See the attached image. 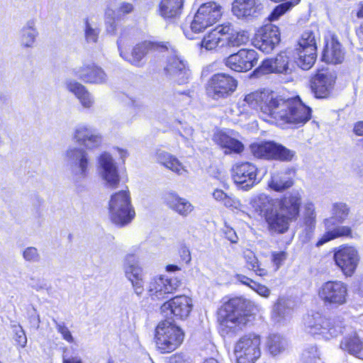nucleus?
I'll list each match as a JSON object with an SVG mask.
<instances>
[{"label": "nucleus", "instance_id": "nucleus-1", "mask_svg": "<svg viewBox=\"0 0 363 363\" xmlns=\"http://www.w3.org/2000/svg\"><path fill=\"white\" fill-rule=\"evenodd\" d=\"M242 107L240 113L247 112V108L255 110L260 107L262 112L281 125L291 124L303 126L311 118V109L298 96L285 99L281 96L254 91L245 96L238 103Z\"/></svg>", "mask_w": 363, "mask_h": 363}, {"label": "nucleus", "instance_id": "nucleus-2", "mask_svg": "<svg viewBox=\"0 0 363 363\" xmlns=\"http://www.w3.org/2000/svg\"><path fill=\"white\" fill-rule=\"evenodd\" d=\"M255 211L264 218L270 232L283 234L293 221L285 213L273 203L272 198L265 194L256 196L252 201Z\"/></svg>", "mask_w": 363, "mask_h": 363}, {"label": "nucleus", "instance_id": "nucleus-3", "mask_svg": "<svg viewBox=\"0 0 363 363\" xmlns=\"http://www.w3.org/2000/svg\"><path fill=\"white\" fill-rule=\"evenodd\" d=\"M246 301L234 298L225 303L219 311L220 330L223 335L235 334L240 331L247 323V318L242 313Z\"/></svg>", "mask_w": 363, "mask_h": 363}, {"label": "nucleus", "instance_id": "nucleus-4", "mask_svg": "<svg viewBox=\"0 0 363 363\" xmlns=\"http://www.w3.org/2000/svg\"><path fill=\"white\" fill-rule=\"evenodd\" d=\"M184 338L182 329L169 320L160 321L155 328V344L161 353L173 352L181 345Z\"/></svg>", "mask_w": 363, "mask_h": 363}, {"label": "nucleus", "instance_id": "nucleus-5", "mask_svg": "<svg viewBox=\"0 0 363 363\" xmlns=\"http://www.w3.org/2000/svg\"><path fill=\"white\" fill-rule=\"evenodd\" d=\"M108 216L115 224L124 226L131 222L135 216L131 204L130 193L120 191L111 196L108 202Z\"/></svg>", "mask_w": 363, "mask_h": 363}, {"label": "nucleus", "instance_id": "nucleus-6", "mask_svg": "<svg viewBox=\"0 0 363 363\" xmlns=\"http://www.w3.org/2000/svg\"><path fill=\"white\" fill-rule=\"evenodd\" d=\"M304 330L315 337L330 339L341 333V326L335 320L327 318L320 313L307 314L303 318Z\"/></svg>", "mask_w": 363, "mask_h": 363}, {"label": "nucleus", "instance_id": "nucleus-7", "mask_svg": "<svg viewBox=\"0 0 363 363\" xmlns=\"http://www.w3.org/2000/svg\"><path fill=\"white\" fill-rule=\"evenodd\" d=\"M140 245L131 247L130 252L124 257L123 270L125 277L130 281L135 293L141 296L144 291L143 269L139 264Z\"/></svg>", "mask_w": 363, "mask_h": 363}, {"label": "nucleus", "instance_id": "nucleus-8", "mask_svg": "<svg viewBox=\"0 0 363 363\" xmlns=\"http://www.w3.org/2000/svg\"><path fill=\"white\" fill-rule=\"evenodd\" d=\"M222 7L216 2L201 4L190 22L189 28L194 33L203 32L217 23L222 16Z\"/></svg>", "mask_w": 363, "mask_h": 363}, {"label": "nucleus", "instance_id": "nucleus-9", "mask_svg": "<svg viewBox=\"0 0 363 363\" xmlns=\"http://www.w3.org/2000/svg\"><path fill=\"white\" fill-rule=\"evenodd\" d=\"M333 260L335 266L346 277H352L361 261V256L357 247L342 245L335 248Z\"/></svg>", "mask_w": 363, "mask_h": 363}, {"label": "nucleus", "instance_id": "nucleus-10", "mask_svg": "<svg viewBox=\"0 0 363 363\" xmlns=\"http://www.w3.org/2000/svg\"><path fill=\"white\" fill-rule=\"evenodd\" d=\"M260 345L259 335L249 333L242 336L234 348L238 363H255L261 354Z\"/></svg>", "mask_w": 363, "mask_h": 363}, {"label": "nucleus", "instance_id": "nucleus-11", "mask_svg": "<svg viewBox=\"0 0 363 363\" xmlns=\"http://www.w3.org/2000/svg\"><path fill=\"white\" fill-rule=\"evenodd\" d=\"M250 150L257 158L274 159L281 161H291L296 152L284 146L272 141L255 143L250 145Z\"/></svg>", "mask_w": 363, "mask_h": 363}, {"label": "nucleus", "instance_id": "nucleus-12", "mask_svg": "<svg viewBox=\"0 0 363 363\" xmlns=\"http://www.w3.org/2000/svg\"><path fill=\"white\" fill-rule=\"evenodd\" d=\"M318 295L325 305L340 306L347 303V285L339 280L328 281L319 287Z\"/></svg>", "mask_w": 363, "mask_h": 363}, {"label": "nucleus", "instance_id": "nucleus-13", "mask_svg": "<svg viewBox=\"0 0 363 363\" xmlns=\"http://www.w3.org/2000/svg\"><path fill=\"white\" fill-rule=\"evenodd\" d=\"M238 86L237 81L232 77L220 73L214 74L208 83L207 94L213 99H224L231 95Z\"/></svg>", "mask_w": 363, "mask_h": 363}, {"label": "nucleus", "instance_id": "nucleus-14", "mask_svg": "<svg viewBox=\"0 0 363 363\" xmlns=\"http://www.w3.org/2000/svg\"><path fill=\"white\" fill-rule=\"evenodd\" d=\"M65 160L74 176L84 178L88 172L89 160L87 152L81 147H70L65 153Z\"/></svg>", "mask_w": 363, "mask_h": 363}, {"label": "nucleus", "instance_id": "nucleus-15", "mask_svg": "<svg viewBox=\"0 0 363 363\" xmlns=\"http://www.w3.org/2000/svg\"><path fill=\"white\" fill-rule=\"evenodd\" d=\"M257 174L258 168L250 162H238L232 167V178L234 182L242 185L245 189H249L259 182Z\"/></svg>", "mask_w": 363, "mask_h": 363}, {"label": "nucleus", "instance_id": "nucleus-16", "mask_svg": "<svg viewBox=\"0 0 363 363\" xmlns=\"http://www.w3.org/2000/svg\"><path fill=\"white\" fill-rule=\"evenodd\" d=\"M180 284V280L176 277H155L150 280L147 291L152 299L163 300L167 294L175 291Z\"/></svg>", "mask_w": 363, "mask_h": 363}, {"label": "nucleus", "instance_id": "nucleus-17", "mask_svg": "<svg viewBox=\"0 0 363 363\" xmlns=\"http://www.w3.org/2000/svg\"><path fill=\"white\" fill-rule=\"evenodd\" d=\"M257 53L254 50L242 49L225 60V65L235 72H247L257 64Z\"/></svg>", "mask_w": 363, "mask_h": 363}, {"label": "nucleus", "instance_id": "nucleus-18", "mask_svg": "<svg viewBox=\"0 0 363 363\" xmlns=\"http://www.w3.org/2000/svg\"><path fill=\"white\" fill-rule=\"evenodd\" d=\"M193 308V302L191 298L186 296H177L161 306L162 313L168 316L173 315L177 319L186 318Z\"/></svg>", "mask_w": 363, "mask_h": 363}, {"label": "nucleus", "instance_id": "nucleus-19", "mask_svg": "<svg viewBox=\"0 0 363 363\" xmlns=\"http://www.w3.org/2000/svg\"><path fill=\"white\" fill-rule=\"evenodd\" d=\"M280 42V33L278 27L267 24L257 32L255 39V46L265 53L271 52Z\"/></svg>", "mask_w": 363, "mask_h": 363}, {"label": "nucleus", "instance_id": "nucleus-20", "mask_svg": "<svg viewBox=\"0 0 363 363\" xmlns=\"http://www.w3.org/2000/svg\"><path fill=\"white\" fill-rule=\"evenodd\" d=\"M99 173L106 186L112 189L118 186L120 182L118 168L110 154L104 152L100 155Z\"/></svg>", "mask_w": 363, "mask_h": 363}, {"label": "nucleus", "instance_id": "nucleus-21", "mask_svg": "<svg viewBox=\"0 0 363 363\" xmlns=\"http://www.w3.org/2000/svg\"><path fill=\"white\" fill-rule=\"evenodd\" d=\"M164 71L167 77L179 84L186 83L191 76L186 62L177 53L168 57Z\"/></svg>", "mask_w": 363, "mask_h": 363}, {"label": "nucleus", "instance_id": "nucleus-22", "mask_svg": "<svg viewBox=\"0 0 363 363\" xmlns=\"http://www.w3.org/2000/svg\"><path fill=\"white\" fill-rule=\"evenodd\" d=\"M129 41L121 37L118 40V48L120 56L132 65H139L141 60L151 49L155 46L149 42H144L135 45L130 54L128 53Z\"/></svg>", "mask_w": 363, "mask_h": 363}, {"label": "nucleus", "instance_id": "nucleus-23", "mask_svg": "<svg viewBox=\"0 0 363 363\" xmlns=\"http://www.w3.org/2000/svg\"><path fill=\"white\" fill-rule=\"evenodd\" d=\"M335 82V77L325 69L318 70L311 78V88L316 98H326L330 94Z\"/></svg>", "mask_w": 363, "mask_h": 363}, {"label": "nucleus", "instance_id": "nucleus-24", "mask_svg": "<svg viewBox=\"0 0 363 363\" xmlns=\"http://www.w3.org/2000/svg\"><path fill=\"white\" fill-rule=\"evenodd\" d=\"M263 9L262 0H235L232 5V12L239 19L256 18Z\"/></svg>", "mask_w": 363, "mask_h": 363}, {"label": "nucleus", "instance_id": "nucleus-25", "mask_svg": "<svg viewBox=\"0 0 363 363\" xmlns=\"http://www.w3.org/2000/svg\"><path fill=\"white\" fill-rule=\"evenodd\" d=\"M281 212L285 213L292 220H296L299 215L302 195L299 191H292L281 199H272Z\"/></svg>", "mask_w": 363, "mask_h": 363}, {"label": "nucleus", "instance_id": "nucleus-26", "mask_svg": "<svg viewBox=\"0 0 363 363\" xmlns=\"http://www.w3.org/2000/svg\"><path fill=\"white\" fill-rule=\"evenodd\" d=\"M73 139L87 149H94L100 146L102 137L92 127L86 124H79L74 130Z\"/></svg>", "mask_w": 363, "mask_h": 363}, {"label": "nucleus", "instance_id": "nucleus-27", "mask_svg": "<svg viewBox=\"0 0 363 363\" xmlns=\"http://www.w3.org/2000/svg\"><path fill=\"white\" fill-rule=\"evenodd\" d=\"M294 67L290 56L284 52H280L274 58L265 60L261 66L264 72L284 74H291Z\"/></svg>", "mask_w": 363, "mask_h": 363}, {"label": "nucleus", "instance_id": "nucleus-28", "mask_svg": "<svg viewBox=\"0 0 363 363\" xmlns=\"http://www.w3.org/2000/svg\"><path fill=\"white\" fill-rule=\"evenodd\" d=\"M74 75L85 83L103 84L107 81V75L99 67L94 65H83L74 70Z\"/></svg>", "mask_w": 363, "mask_h": 363}, {"label": "nucleus", "instance_id": "nucleus-29", "mask_svg": "<svg viewBox=\"0 0 363 363\" xmlns=\"http://www.w3.org/2000/svg\"><path fill=\"white\" fill-rule=\"evenodd\" d=\"M233 131L218 130L213 134V140L222 148L225 149V152L240 153L244 149L243 145L233 137Z\"/></svg>", "mask_w": 363, "mask_h": 363}, {"label": "nucleus", "instance_id": "nucleus-30", "mask_svg": "<svg viewBox=\"0 0 363 363\" xmlns=\"http://www.w3.org/2000/svg\"><path fill=\"white\" fill-rule=\"evenodd\" d=\"M230 30L229 25H220L207 33L201 40L200 45L207 50L225 46V35Z\"/></svg>", "mask_w": 363, "mask_h": 363}, {"label": "nucleus", "instance_id": "nucleus-31", "mask_svg": "<svg viewBox=\"0 0 363 363\" xmlns=\"http://www.w3.org/2000/svg\"><path fill=\"white\" fill-rule=\"evenodd\" d=\"M164 202L172 210L184 217L189 216L194 209L189 201L174 192H169L165 195Z\"/></svg>", "mask_w": 363, "mask_h": 363}, {"label": "nucleus", "instance_id": "nucleus-32", "mask_svg": "<svg viewBox=\"0 0 363 363\" xmlns=\"http://www.w3.org/2000/svg\"><path fill=\"white\" fill-rule=\"evenodd\" d=\"M345 58V52L337 38L332 37L326 40L323 54V60L330 64L342 63Z\"/></svg>", "mask_w": 363, "mask_h": 363}, {"label": "nucleus", "instance_id": "nucleus-33", "mask_svg": "<svg viewBox=\"0 0 363 363\" xmlns=\"http://www.w3.org/2000/svg\"><path fill=\"white\" fill-rule=\"evenodd\" d=\"M65 87L75 95L84 108H89L94 105L93 96L82 84L75 80L68 79L65 82Z\"/></svg>", "mask_w": 363, "mask_h": 363}, {"label": "nucleus", "instance_id": "nucleus-34", "mask_svg": "<svg viewBox=\"0 0 363 363\" xmlns=\"http://www.w3.org/2000/svg\"><path fill=\"white\" fill-rule=\"evenodd\" d=\"M350 208L344 202H335L331 206V217L325 218L323 221L326 229H330L336 223H342L350 214Z\"/></svg>", "mask_w": 363, "mask_h": 363}, {"label": "nucleus", "instance_id": "nucleus-35", "mask_svg": "<svg viewBox=\"0 0 363 363\" xmlns=\"http://www.w3.org/2000/svg\"><path fill=\"white\" fill-rule=\"evenodd\" d=\"M38 35V31L35 21H28L18 33V41L21 46L23 48H33Z\"/></svg>", "mask_w": 363, "mask_h": 363}, {"label": "nucleus", "instance_id": "nucleus-36", "mask_svg": "<svg viewBox=\"0 0 363 363\" xmlns=\"http://www.w3.org/2000/svg\"><path fill=\"white\" fill-rule=\"evenodd\" d=\"M211 195L216 201L227 208L240 210L242 206L240 201L236 196L233 194H228L223 189L215 188Z\"/></svg>", "mask_w": 363, "mask_h": 363}, {"label": "nucleus", "instance_id": "nucleus-37", "mask_svg": "<svg viewBox=\"0 0 363 363\" xmlns=\"http://www.w3.org/2000/svg\"><path fill=\"white\" fill-rule=\"evenodd\" d=\"M184 0H161L159 12L164 18H174L182 11Z\"/></svg>", "mask_w": 363, "mask_h": 363}, {"label": "nucleus", "instance_id": "nucleus-38", "mask_svg": "<svg viewBox=\"0 0 363 363\" xmlns=\"http://www.w3.org/2000/svg\"><path fill=\"white\" fill-rule=\"evenodd\" d=\"M340 347L350 354L363 359V340L356 334L344 338L340 343Z\"/></svg>", "mask_w": 363, "mask_h": 363}, {"label": "nucleus", "instance_id": "nucleus-39", "mask_svg": "<svg viewBox=\"0 0 363 363\" xmlns=\"http://www.w3.org/2000/svg\"><path fill=\"white\" fill-rule=\"evenodd\" d=\"M293 312L292 301L284 298H279L274 306L272 315L276 321L279 322L290 318Z\"/></svg>", "mask_w": 363, "mask_h": 363}, {"label": "nucleus", "instance_id": "nucleus-40", "mask_svg": "<svg viewBox=\"0 0 363 363\" xmlns=\"http://www.w3.org/2000/svg\"><path fill=\"white\" fill-rule=\"evenodd\" d=\"M327 231L323 235L320 239L317 242L318 247L323 244L341 237L352 238V231L350 227L347 225H339L333 229H326Z\"/></svg>", "mask_w": 363, "mask_h": 363}, {"label": "nucleus", "instance_id": "nucleus-41", "mask_svg": "<svg viewBox=\"0 0 363 363\" xmlns=\"http://www.w3.org/2000/svg\"><path fill=\"white\" fill-rule=\"evenodd\" d=\"M293 184L292 178L286 172H280L272 174L268 185L276 191H282L291 187Z\"/></svg>", "mask_w": 363, "mask_h": 363}, {"label": "nucleus", "instance_id": "nucleus-42", "mask_svg": "<svg viewBox=\"0 0 363 363\" xmlns=\"http://www.w3.org/2000/svg\"><path fill=\"white\" fill-rule=\"evenodd\" d=\"M229 25L230 30L225 35V46L235 47L247 43L249 40L248 33L245 30L235 31L233 26Z\"/></svg>", "mask_w": 363, "mask_h": 363}, {"label": "nucleus", "instance_id": "nucleus-43", "mask_svg": "<svg viewBox=\"0 0 363 363\" xmlns=\"http://www.w3.org/2000/svg\"><path fill=\"white\" fill-rule=\"evenodd\" d=\"M297 55L296 62L298 66L303 69L308 70L312 67L316 60L317 51H313L311 48H309V50L297 48Z\"/></svg>", "mask_w": 363, "mask_h": 363}, {"label": "nucleus", "instance_id": "nucleus-44", "mask_svg": "<svg viewBox=\"0 0 363 363\" xmlns=\"http://www.w3.org/2000/svg\"><path fill=\"white\" fill-rule=\"evenodd\" d=\"M243 257L248 269L255 272L258 276L263 277L267 274V270L261 267L257 257L252 250H245Z\"/></svg>", "mask_w": 363, "mask_h": 363}, {"label": "nucleus", "instance_id": "nucleus-45", "mask_svg": "<svg viewBox=\"0 0 363 363\" xmlns=\"http://www.w3.org/2000/svg\"><path fill=\"white\" fill-rule=\"evenodd\" d=\"M267 345L270 354L275 356L285 350L287 341L282 336L273 334L269 336Z\"/></svg>", "mask_w": 363, "mask_h": 363}, {"label": "nucleus", "instance_id": "nucleus-46", "mask_svg": "<svg viewBox=\"0 0 363 363\" xmlns=\"http://www.w3.org/2000/svg\"><path fill=\"white\" fill-rule=\"evenodd\" d=\"M303 208L304 223L309 228H313L316 222V212L314 203L311 201H307L305 203Z\"/></svg>", "mask_w": 363, "mask_h": 363}, {"label": "nucleus", "instance_id": "nucleus-47", "mask_svg": "<svg viewBox=\"0 0 363 363\" xmlns=\"http://www.w3.org/2000/svg\"><path fill=\"white\" fill-rule=\"evenodd\" d=\"M298 48L306 50H309V48H311L313 51H317L316 40L314 33L311 31L304 32L299 40Z\"/></svg>", "mask_w": 363, "mask_h": 363}, {"label": "nucleus", "instance_id": "nucleus-48", "mask_svg": "<svg viewBox=\"0 0 363 363\" xmlns=\"http://www.w3.org/2000/svg\"><path fill=\"white\" fill-rule=\"evenodd\" d=\"M299 1L300 0H291L277 6L272 12V13L270 14V16H269V20L270 21L277 20L281 15L285 13L288 10H289L295 5H297Z\"/></svg>", "mask_w": 363, "mask_h": 363}, {"label": "nucleus", "instance_id": "nucleus-49", "mask_svg": "<svg viewBox=\"0 0 363 363\" xmlns=\"http://www.w3.org/2000/svg\"><path fill=\"white\" fill-rule=\"evenodd\" d=\"M84 33L87 43H96L99 30L96 26L89 22V19L85 20Z\"/></svg>", "mask_w": 363, "mask_h": 363}, {"label": "nucleus", "instance_id": "nucleus-50", "mask_svg": "<svg viewBox=\"0 0 363 363\" xmlns=\"http://www.w3.org/2000/svg\"><path fill=\"white\" fill-rule=\"evenodd\" d=\"M318 359V348L315 346H311L303 351L298 363H317Z\"/></svg>", "mask_w": 363, "mask_h": 363}, {"label": "nucleus", "instance_id": "nucleus-51", "mask_svg": "<svg viewBox=\"0 0 363 363\" xmlns=\"http://www.w3.org/2000/svg\"><path fill=\"white\" fill-rule=\"evenodd\" d=\"M164 167L179 175H183L187 172L182 163L173 155L171 160L169 161L168 164H167Z\"/></svg>", "mask_w": 363, "mask_h": 363}, {"label": "nucleus", "instance_id": "nucleus-52", "mask_svg": "<svg viewBox=\"0 0 363 363\" xmlns=\"http://www.w3.org/2000/svg\"><path fill=\"white\" fill-rule=\"evenodd\" d=\"M23 259L29 262H37L40 260V256L38 249L35 247H28L22 252Z\"/></svg>", "mask_w": 363, "mask_h": 363}, {"label": "nucleus", "instance_id": "nucleus-53", "mask_svg": "<svg viewBox=\"0 0 363 363\" xmlns=\"http://www.w3.org/2000/svg\"><path fill=\"white\" fill-rule=\"evenodd\" d=\"M55 323L57 331L62 335V337L68 342H72L74 338L67 328V327L63 323H58L55 320H53Z\"/></svg>", "mask_w": 363, "mask_h": 363}, {"label": "nucleus", "instance_id": "nucleus-54", "mask_svg": "<svg viewBox=\"0 0 363 363\" xmlns=\"http://www.w3.org/2000/svg\"><path fill=\"white\" fill-rule=\"evenodd\" d=\"M172 156V155L171 153L164 150H158L155 152L157 162L164 167L171 160Z\"/></svg>", "mask_w": 363, "mask_h": 363}, {"label": "nucleus", "instance_id": "nucleus-55", "mask_svg": "<svg viewBox=\"0 0 363 363\" xmlns=\"http://www.w3.org/2000/svg\"><path fill=\"white\" fill-rule=\"evenodd\" d=\"M14 340L16 344L21 348H24L26 346L27 337L21 327H19L15 330Z\"/></svg>", "mask_w": 363, "mask_h": 363}, {"label": "nucleus", "instance_id": "nucleus-56", "mask_svg": "<svg viewBox=\"0 0 363 363\" xmlns=\"http://www.w3.org/2000/svg\"><path fill=\"white\" fill-rule=\"evenodd\" d=\"M251 289L264 298H268L271 294V291L269 288L263 284L257 283L256 281L252 283Z\"/></svg>", "mask_w": 363, "mask_h": 363}, {"label": "nucleus", "instance_id": "nucleus-57", "mask_svg": "<svg viewBox=\"0 0 363 363\" xmlns=\"http://www.w3.org/2000/svg\"><path fill=\"white\" fill-rule=\"evenodd\" d=\"M287 257V255L285 252H279L272 253V261L277 266L276 269H278L279 267L283 264Z\"/></svg>", "mask_w": 363, "mask_h": 363}, {"label": "nucleus", "instance_id": "nucleus-58", "mask_svg": "<svg viewBox=\"0 0 363 363\" xmlns=\"http://www.w3.org/2000/svg\"><path fill=\"white\" fill-rule=\"evenodd\" d=\"M179 252L181 261L185 264H189L191 260V255L189 247L182 246Z\"/></svg>", "mask_w": 363, "mask_h": 363}, {"label": "nucleus", "instance_id": "nucleus-59", "mask_svg": "<svg viewBox=\"0 0 363 363\" xmlns=\"http://www.w3.org/2000/svg\"><path fill=\"white\" fill-rule=\"evenodd\" d=\"M133 11V6L127 2L121 3L117 9V15L121 16L131 13Z\"/></svg>", "mask_w": 363, "mask_h": 363}, {"label": "nucleus", "instance_id": "nucleus-60", "mask_svg": "<svg viewBox=\"0 0 363 363\" xmlns=\"http://www.w3.org/2000/svg\"><path fill=\"white\" fill-rule=\"evenodd\" d=\"M235 279L236 281H239L240 283H241L245 286H249L250 289L252 288V283L255 282L252 279L246 277L245 275L241 274H236L235 275Z\"/></svg>", "mask_w": 363, "mask_h": 363}, {"label": "nucleus", "instance_id": "nucleus-61", "mask_svg": "<svg viewBox=\"0 0 363 363\" xmlns=\"http://www.w3.org/2000/svg\"><path fill=\"white\" fill-rule=\"evenodd\" d=\"M224 233L228 240L231 242L236 243L238 242V236L233 228L226 226Z\"/></svg>", "mask_w": 363, "mask_h": 363}, {"label": "nucleus", "instance_id": "nucleus-62", "mask_svg": "<svg viewBox=\"0 0 363 363\" xmlns=\"http://www.w3.org/2000/svg\"><path fill=\"white\" fill-rule=\"evenodd\" d=\"M353 131L357 135L363 136V121L356 123Z\"/></svg>", "mask_w": 363, "mask_h": 363}, {"label": "nucleus", "instance_id": "nucleus-63", "mask_svg": "<svg viewBox=\"0 0 363 363\" xmlns=\"http://www.w3.org/2000/svg\"><path fill=\"white\" fill-rule=\"evenodd\" d=\"M194 129L191 127H185L182 135L187 140L193 139Z\"/></svg>", "mask_w": 363, "mask_h": 363}, {"label": "nucleus", "instance_id": "nucleus-64", "mask_svg": "<svg viewBox=\"0 0 363 363\" xmlns=\"http://www.w3.org/2000/svg\"><path fill=\"white\" fill-rule=\"evenodd\" d=\"M114 150L118 152L120 158L124 161L125 159L128 156V152L126 149L121 148L119 147H114Z\"/></svg>", "mask_w": 363, "mask_h": 363}]
</instances>
